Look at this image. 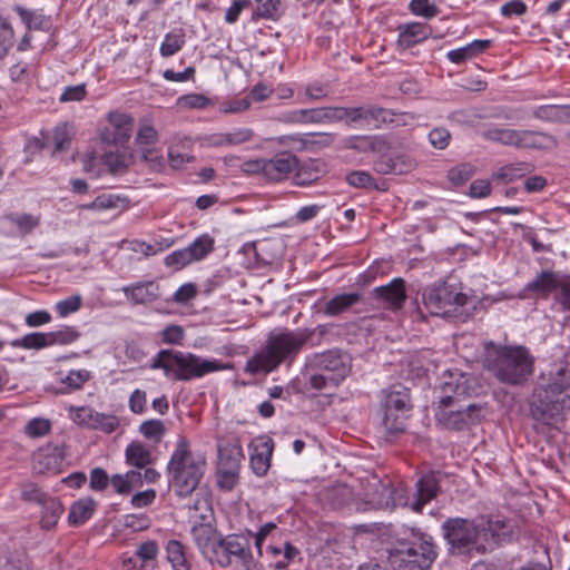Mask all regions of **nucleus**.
<instances>
[{"label": "nucleus", "instance_id": "obj_26", "mask_svg": "<svg viewBox=\"0 0 570 570\" xmlns=\"http://www.w3.org/2000/svg\"><path fill=\"white\" fill-rule=\"evenodd\" d=\"M399 30V43L404 48H411L431 35V28L421 22L402 24Z\"/></svg>", "mask_w": 570, "mask_h": 570}, {"label": "nucleus", "instance_id": "obj_63", "mask_svg": "<svg viewBox=\"0 0 570 570\" xmlns=\"http://www.w3.org/2000/svg\"><path fill=\"white\" fill-rule=\"evenodd\" d=\"M90 379V373L86 370L70 371L68 375L61 380L70 390H79Z\"/></svg>", "mask_w": 570, "mask_h": 570}, {"label": "nucleus", "instance_id": "obj_13", "mask_svg": "<svg viewBox=\"0 0 570 570\" xmlns=\"http://www.w3.org/2000/svg\"><path fill=\"white\" fill-rule=\"evenodd\" d=\"M442 473L440 471H429L423 473L416 481V492L411 502V509L414 512H421L423 507L440 493V482Z\"/></svg>", "mask_w": 570, "mask_h": 570}, {"label": "nucleus", "instance_id": "obj_25", "mask_svg": "<svg viewBox=\"0 0 570 570\" xmlns=\"http://www.w3.org/2000/svg\"><path fill=\"white\" fill-rule=\"evenodd\" d=\"M267 549L276 558L274 562L275 570H299L289 568L296 562H301L302 557L301 552L288 542H284L279 546L271 544Z\"/></svg>", "mask_w": 570, "mask_h": 570}, {"label": "nucleus", "instance_id": "obj_56", "mask_svg": "<svg viewBox=\"0 0 570 570\" xmlns=\"http://www.w3.org/2000/svg\"><path fill=\"white\" fill-rule=\"evenodd\" d=\"M22 499L28 502L46 504L49 497L36 483L28 482L22 485Z\"/></svg>", "mask_w": 570, "mask_h": 570}, {"label": "nucleus", "instance_id": "obj_16", "mask_svg": "<svg viewBox=\"0 0 570 570\" xmlns=\"http://www.w3.org/2000/svg\"><path fill=\"white\" fill-rule=\"evenodd\" d=\"M298 159L291 153H279L272 158H265V178L271 181H281L297 168Z\"/></svg>", "mask_w": 570, "mask_h": 570}, {"label": "nucleus", "instance_id": "obj_4", "mask_svg": "<svg viewBox=\"0 0 570 570\" xmlns=\"http://www.w3.org/2000/svg\"><path fill=\"white\" fill-rule=\"evenodd\" d=\"M151 370H163L169 381L189 382L209 373L232 368L218 360H206L190 352L160 350L154 357Z\"/></svg>", "mask_w": 570, "mask_h": 570}, {"label": "nucleus", "instance_id": "obj_43", "mask_svg": "<svg viewBox=\"0 0 570 570\" xmlns=\"http://www.w3.org/2000/svg\"><path fill=\"white\" fill-rule=\"evenodd\" d=\"M13 347H22L26 350H40L50 346L48 333H29L21 338L11 342Z\"/></svg>", "mask_w": 570, "mask_h": 570}, {"label": "nucleus", "instance_id": "obj_2", "mask_svg": "<svg viewBox=\"0 0 570 570\" xmlns=\"http://www.w3.org/2000/svg\"><path fill=\"white\" fill-rule=\"evenodd\" d=\"M313 334L314 330L305 328L269 336L266 344L247 361L245 371L252 374L269 373L283 362H293Z\"/></svg>", "mask_w": 570, "mask_h": 570}, {"label": "nucleus", "instance_id": "obj_37", "mask_svg": "<svg viewBox=\"0 0 570 570\" xmlns=\"http://www.w3.org/2000/svg\"><path fill=\"white\" fill-rule=\"evenodd\" d=\"M479 534H511L512 529L501 515L478 517Z\"/></svg>", "mask_w": 570, "mask_h": 570}, {"label": "nucleus", "instance_id": "obj_14", "mask_svg": "<svg viewBox=\"0 0 570 570\" xmlns=\"http://www.w3.org/2000/svg\"><path fill=\"white\" fill-rule=\"evenodd\" d=\"M568 274L560 271L543 269L531 282L524 291L540 297H548L551 293L559 291L560 285H567Z\"/></svg>", "mask_w": 570, "mask_h": 570}, {"label": "nucleus", "instance_id": "obj_31", "mask_svg": "<svg viewBox=\"0 0 570 570\" xmlns=\"http://www.w3.org/2000/svg\"><path fill=\"white\" fill-rule=\"evenodd\" d=\"M60 461L55 449H42L35 454L32 468L38 474L58 473Z\"/></svg>", "mask_w": 570, "mask_h": 570}, {"label": "nucleus", "instance_id": "obj_7", "mask_svg": "<svg viewBox=\"0 0 570 570\" xmlns=\"http://www.w3.org/2000/svg\"><path fill=\"white\" fill-rule=\"evenodd\" d=\"M387 552L392 566L397 570H429L438 554L434 544L423 540V537L405 548Z\"/></svg>", "mask_w": 570, "mask_h": 570}, {"label": "nucleus", "instance_id": "obj_64", "mask_svg": "<svg viewBox=\"0 0 570 570\" xmlns=\"http://www.w3.org/2000/svg\"><path fill=\"white\" fill-rule=\"evenodd\" d=\"M429 140L434 148L445 149L451 140V134L448 129L438 127L430 131Z\"/></svg>", "mask_w": 570, "mask_h": 570}, {"label": "nucleus", "instance_id": "obj_18", "mask_svg": "<svg viewBox=\"0 0 570 570\" xmlns=\"http://www.w3.org/2000/svg\"><path fill=\"white\" fill-rule=\"evenodd\" d=\"M411 407L381 410V426L386 440H392L405 431Z\"/></svg>", "mask_w": 570, "mask_h": 570}, {"label": "nucleus", "instance_id": "obj_50", "mask_svg": "<svg viewBox=\"0 0 570 570\" xmlns=\"http://www.w3.org/2000/svg\"><path fill=\"white\" fill-rule=\"evenodd\" d=\"M62 513V507L56 501H50L42 512L40 524L45 531H51L55 529L60 515Z\"/></svg>", "mask_w": 570, "mask_h": 570}, {"label": "nucleus", "instance_id": "obj_5", "mask_svg": "<svg viewBox=\"0 0 570 570\" xmlns=\"http://www.w3.org/2000/svg\"><path fill=\"white\" fill-rule=\"evenodd\" d=\"M206 470V460L194 454L189 442L180 438L167 465L169 483L179 497L190 495L198 487Z\"/></svg>", "mask_w": 570, "mask_h": 570}, {"label": "nucleus", "instance_id": "obj_19", "mask_svg": "<svg viewBox=\"0 0 570 570\" xmlns=\"http://www.w3.org/2000/svg\"><path fill=\"white\" fill-rule=\"evenodd\" d=\"M122 293L134 304H149L160 297L159 285L155 281L138 282L122 287Z\"/></svg>", "mask_w": 570, "mask_h": 570}, {"label": "nucleus", "instance_id": "obj_28", "mask_svg": "<svg viewBox=\"0 0 570 570\" xmlns=\"http://www.w3.org/2000/svg\"><path fill=\"white\" fill-rule=\"evenodd\" d=\"M108 119L114 128L112 141L115 144L127 142L131 137L134 118L128 114L112 111L109 114Z\"/></svg>", "mask_w": 570, "mask_h": 570}, {"label": "nucleus", "instance_id": "obj_55", "mask_svg": "<svg viewBox=\"0 0 570 570\" xmlns=\"http://www.w3.org/2000/svg\"><path fill=\"white\" fill-rule=\"evenodd\" d=\"M158 141V131L147 122H140L139 128L136 136V142L139 146H149L155 145Z\"/></svg>", "mask_w": 570, "mask_h": 570}, {"label": "nucleus", "instance_id": "obj_58", "mask_svg": "<svg viewBox=\"0 0 570 570\" xmlns=\"http://www.w3.org/2000/svg\"><path fill=\"white\" fill-rule=\"evenodd\" d=\"M164 264L167 267H171L176 271H179V269L184 268L185 266L191 264V261H190L188 252L185 247V248L174 250L173 253L167 255L164 259Z\"/></svg>", "mask_w": 570, "mask_h": 570}, {"label": "nucleus", "instance_id": "obj_29", "mask_svg": "<svg viewBox=\"0 0 570 570\" xmlns=\"http://www.w3.org/2000/svg\"><path fill=\"white\" fill-rule=\"evenodd\" d=\"M334 135L328 132H307L303 135H291L282 138V141H288L299 149L309 147H325L333 142Z\"/></svg>", "mask_w": 570, "mask_h": 570}, {"label": "nucleus", "instance_id": "obj_36", "mask_svg": "<svg viewBox=\"0 0 570 570\" xmlns=\"http://www.w3.org/2000/svg\"><path fill=\"white\" fill-rule=\"evenodd\" d=\"M127 463L138 469H144L151 463V453L139 441H132L125 451Z\"/></svg>", "mask_w": 570, "mask_h": 570}, {"label": "nucleus", "instance_id": "obj_3", "mask_svg": "<svg viewBox=\"0 0 570 570\" xmlns=\"http://www.w3.org/2000/svg\"><path fill=\"white\" fill-rule=\"evenodd\" d=\"M484 368L505 385H521L533 373V357L523 346L491 344L483 361Z\"/></svg>", "mask_w": 570, "mask_h": 570}, {"label": "nucleus", "instance_id": "obj_23", "mask_svg": "<svg viewBox=\"0 0 570 570\" xmlns=\"http://www.w3.org/2000/svg\"><path fill=\"white\" fill-rule=\"evenodd\" d=\"M556 146V139L542 131L537 130H518L515 148L524 149H547Z\"/></svg>", "mask_w": 570, "mask_h": 570}, {"label": "nucleus", "instance_id": "obj_41", "mask_svg": "<svg viewBox=\"0 0 570 570\" xmlns=\"http://www.w3.org/2000/svg\"><path fill=\"white\" fill-rule=\"evenodd\" d=\"M517 132L518 129L491 127L482 132V137L492 142L515 147Z\"/></svg>", "mask_w": 570, "mask_h": 570}, {"label": "nucleus", "instance_id": "obj_48", "mask_svg": "<svg viewBox=\"0 0 570 570\" xmlns=\"http://www.w3.org/2000/svg\"><path fill=\"white\" fill-rule=\"evenodd\" d=\"M167 553L168 561L171 563L175 570H189V566L184 553V548L179 541H169L167 546Z\"/></svg>", "mask_w": 570, "mask_h": 570}, {"label": "nucleus", "instance_id": "obj_49", "mask_svg": "<svg viewBox=\"0 0 570 570\" xmlns=\"http://www.w3.org/2000/svg\"><path fill=\"white\" fill-rule=\"evenodd\" d=\"M337 107L307 109V124H325L340 121V115H337Z\"/></svg>", "mask_w": 570, "mask_h": 570}, {"label": "nucleus", "instance_id": "obj_53", "mask_svg": "<svg viewBox=\"0 0 570 570\" xmlns=\"http://www.w3.org/2000/svg\"><path fill=\"white\" fill-rule=\"evenodd\" d=\"M279 0H256L254 14L263 19H275L278 14Z\"/></svg>", "mask_w": 570, "mask_h": 570}, {"label": "nucleus", "instance_id": "obj_17", "mask_svg": "<svg viewBox=\"0 0 570 570\" xmlns=\"http://www.w3.org/2000/svg\"><path fill=\"white\" fill-rule=\"evenodd\" d=\"M416 166V161L405 153L382 156L374 163V170L381 175H403Z\"/></svg>", "mask_w": 570, "mask_h": 570}, {"label": "nucleus", "instance_id": "obj_24", "mask_svg": "<svg viewBox=\"0 0 570 570\" xmlns=\"http://www.w3.org/2000/svg\"><path fill=\"white\" fill-rule=\"evenodd\" d=\"M410 390L402 384H394L381 392V410L411 407Z\"/></svg>", "mask_w": 570, "mask_h": 570}, {"label": "nucleus", "instance_id": "obj_60", "mask_svg": "<svg viewBox=\"0 0 570 570\" xmlns=\"http://www.w3.org/2000/svg\"><path fill=\"white\" fill-rule=\"evenodd\" d=\"M382 142V139L377 137L371 138L367 136H353L347 139L346 146L351 149L365 151L367 148L375 150L377 145Z\"/></svg>", "mask_w": 570, "mask_h": 570}, {"label": "nucleus", "instance_id": "obj_21", "mask_svg": "<svg viewBox=\"0 0 570 570\" xmlns=\"http://www.w3.org/2000/svg\"><path fill=\"white\" fill-rule=\"evenodd\" d=\"M379 507H392V509L396 507H410L411 502L407 489L402 484L392 485L391 488L384 484H381V493L379 497H374L372 500Z\"/></svg>", "mask_w": 570, "mask_h": 570}, {"label": "nucleus", "instance_id": "obj_47", "mask_svg": "<svg viewBox=\"0 0 570 570\" xmlns=\"http://www.w3.org/2000/svg\"><path fill=\"white\" fill-rule=\"evenodd\" d=\"M119 426V419L114 414L94 412L90 428L94 430H100L105 433H112Z\"/></svg>", "mask_w": 570, "mask_h": 570}, {"label": "nucleus", "instance_id": "obj_45", "mask_svg": "<svg viewBox=\"0 0 570 570\" xmlns=\"http://www.w3.org/2000/svg\"><path fill=\"white\" fill-rule=\"evenodd\" d=\"M347 183L356 188H372L375 190L384 191L387 189L385 181H382L380 185L376 184L373 177L367 171H352L346 177Z\"/></svg>", "mask_w": 570, "mask_h": 570}, {"label": "nucleus", "instance_id": "obj_38", "mask_svg": "<svg viewBox=\"0 0 570 570\" xmlns=\"http://www.w3.org/2000/svg\"><path fill=\"white\" fill-rule=\"evenodd\" d=\"M96 501L91 498H83L75 502L69 511L68 521L70 524L79 525L85 523L94 513Z\"/></svg>", "mask_w": 570, "mask_h": 570}, {"label": "nucleus", "instance_id": "obj_32", "mask_svg": "<svg viewBox=\"0 0 570 570\" xmlns=\"http://www.w3.org/2000/svg\"><path fill=\"white\" fill-rule=\"evenodd\" d=\"M490 45L491 40H474L462 48L450 50L446 53V57L451 62L460 65L482 53L490 47Z\"/></svg>", "mask_w": 570, "mask_h": 570}, {"label": "nucleus", "instance_id": "obj_12", "mask_svg": "<svg viewBox=\"0 0 570 570\" xmlns=\"http://www.w3.org/2000/svg\"><path fill=\"white\" fill-rule=\"evenodd\" d=\"M435 416L446 429L461 431L481 420L482 407L476 403L455 405L440 404Z\"/></svg>", "mask_w": 570, "mask_h": 570}, {"label": "nucleus", "instance_id": "obj_61", "mask_svg": "<svg viewBox=\"0 0 570 570\" xmlns=\"http://www.w3.org/2000/svg\"><path fill=\"white\" fill-rule=\"evenodd\" d=\"M150 520L142 514H128L124 517V527L130 532H142L148 530Z\"/></svg>", "mask_w": 570, "mask_h": 570}, {"label": "nucleus", "instance_id": "obj_6", "mask_svg": "<svg viewBox=\"0 0 570 570\" xmlns=\"http://www.w3.org/2000/svg\"><path fill=\"white\" fill-rule=\"evenodd\" d=\"M307 366L314 372L309 383L315 390L337 386L352 368L350 355L336 348L313 354L307 358Z\"/></svg>", "mask_w": 570, "mask_h": 570}, {"label": "nucleus", "instance_id": "obj_34", "mask_svg": "<svg viewBox=\"0 0 570 570\" xmlns=\"http://www.w3.org/2000/svg\"><path fill=\"white\" fill-rule=\"evenodd\" d=\"M361 294L358 293H343L331 298L324 308V313L328 316H337L347 312L351 307L360 303Z\"/></svg>", "mask_w": 570, "mask_h": 570}, {"label": "nucleus", "instance_id": "obj_35", "mask_svg": "<svg viewBox=\"0 0 570 570\" xmlns=\"http://www.w3.org/2000/svg\"><path fill=\"white\" fill-rule=\"evenodd\" d=\"M533 116L543 121L570 122V106H539L533 110Z\"/></svg>", "mask_w": 570, "mask_h": 570}, {"label": "nucleus", "instance_id": "obj_52", "mask_svg": "<svg viewBox=\"0 0 570 570\" xmlns=\"http://www.w3.org/2000/svg\"><path fill=\"white\" fill-rule=\"evenodd\" d=\"M50 421L42 417H33L24 426V433L32 438H41L50 432Z\"/></svg>", "mask_w": 570, "mask_h": 570}, {"label": "nucleus", "instance_id": "obj_44", "mask_svg": "<svg viewBox=\"0 0 570 570\" xmlns=\"http://www.w3.org/2000/svg\"><path fill=\"white\" fill-rule=\"evenodd\" d=\"M6 219L17 226L19 233L24 236L30 234L40 224V217L31 214H7Z\"/></svg>", "mask_w": 570, "mask_h": 570}, {"label": "nucleus", "instance_id": "obj_51", "mask_svg": "<svg viewBox=\"0 0 570 570\" xmlns=\"http://www.w3.org/2000/svg\"><path fill=\"white\" fill-rule=\"evenodd\" d=\"M185 43L183 33H167L161 46L160 53L163 57H170L179 51Z\"/></svg>", "mask_w": 570, "mask_h": 570}, {"label": "nucleus", "instance_id": "obj_1", "mask_svg": "<svg viewBox=\"0 0 570 570\" xmlns=\"http://www.w3.org/2000/svg\"><path fill=\"white\" fill-rule=\"evenodd\" d=\"M570 411V365L543 374L530 402L532 417L547 425L561 422Z\"/></svg>", "mask_w": 570, "mask_h": 570}, {"label": "nucleus", "instance_id": "obj_15", "mask_svg": "<svg viewBox=\"0 0 570 570\" xmlns=\"http://www.w3.org/2000/svg\"><path fill=\"white\" fill-rule=\"evenodd\" d=\"M449 539L450 551L465 560L485 553L490 548L487 537H445Z\"/></svg>", "mask_w": 570, "mask_h": 570}, {"label": "nucleus", "instance_id": "obj_22", "mask_svg": "<svg viewBox=\"0 0 570 570\" xmlns=\"http://www.w3.org/2000/svg\"><path fill=\"white\" fill-rule=\"evenodd\" d=\"M254 132L250 128H234L228 132H216L205 138L213 147L238 146L252 140Z\"/></svg>", "mask_w": 570, "mask_h": 570}, {"label": "nucleus", "instance_id": "obj_27", "mask_svg": "<svg viewBox=\"0 0 570 570\" xmlns=\"http://www.w3.org/2000/svg\"><path fill=\"white\" fill-rule=\"evenodd\" d=\"M272 453L273 441L271 439L264 440L255 445L250 454V468L256 475L263 476L267 473L271 466Z\"/></svg>", "mask_w": 570, "mask_h": 570}, {"label": "nucleus", "instance_id": "obj_54", "mask_svg": "<svg viewBox=\"0 0 570 570\" xmlns=\"http://www.w3.org/2000/svg\"><path fill=\"white\" fill-rule=\"evenodd\" d=\"M50 346L55 344L66 345L75 342L79 337V333L70 326H65L55 332L48 333Z\"/></svg>", "mask_w": 570, "mask_h": 570}, {"label": "nucleus", "instance_id": "obj_11", "mask_svg": "<svg viewBox=\"0 0 570 570\" xmlns=\"http://www.w3.org/2000/svg\"><path fill=\"white\" fill-rule=\"evenodd\" d=\"M481 392L482 386L475 377L461 372H450L448 380L441 385L440 404H462L466 397L478 396Z\"/></svg>", "mask_w": 570, "mask_h": 570}, {"label": "nucleus", "instance_id": "obj_57", "mask_svg": "<svg viewBox=\"0 0 570 570\" xmlns=\"http://www.w3.org/2000/svg\"><path fill=\"white\" fill-rule=\"evenodd\" d=\"M17 11L29 29H43L48 26V20L41 13L29 11L23 8H18Z\"/></svg>", "mask_w": 570, "mask_h": 570}, {"label": "nucleus", "instance_id": "obj_9", "mask_svg": "<svg viewBox=\"0 0 570 570\" xmlns=\"http://www.w3.org/2000/svg\"><path fill=\"white\" fill-rule=\"evenodd\" d=\"M423 303L433 315H449L466 304L468 296L455 285L445 282L424 289Z\"/></svg>", "mask_w": 570, "mask_h": 570}, {"label": "nucleus", "instance_id": "obj_62", "mask_svg": "<svg viewBox=\"0 0 570 570\" xmlns=\"http://www.w3.org/2000/svg\"><path fill=\"white\" fill-rule=\"evenodd\" d=\"M473 175L472 166L469 164H461L455 167H453L449 171V179L451 183L455 186H460L468 181Z\"/></svg>", "mask_w": 570, "mask_h": 570}, {"label": "nucleus", "instance_id": "obj_59", "mask_svg": "<svg viewBox=\"0 0 570 570\" xmlns=\"http://www.w3.org/2000/svg\"><path fill=\"white\" fill-rule=\"evenodd\" d=\"M410 10L415 16H422L426 19L433 18L439 13V8L430 0H412Z\"/></svg>", "mask_w": 570, "mask_h": 570}, {"label": "nucleus", "instance_id": "obj_10", "mask_svg": "<svg viewBox=\"0 0 570 570\" xmlns=\"http://www.w3.org/2000/svg\"><path fill=\"white\" fill-rule=\"evenodd\" d=\"M235 537H205L204 548L205 553L212 561H217L222 566L229 564L230 558L235 557L243 561V563L252 560V554L248 549V542L234 541ZM246 540V537H242Z\"/></svg>", "mask_w": 570, "mask_h": 570}, {"label": "nucleus", "instance_id": "obj_30", "mask_svg": "<svg viewBox=\"0 0 570 570\" xmlns=\"http://www.w3.org/2000/svg\"><path fill=\"white\" fill-rule=\"evenodd\" d=\"M159 548L156 541L148 540L141 543L137 551L136 558L129 557L124 560L127 570H144L145 563L154 560L158 554Z\"/></svg>", "mask_w": 570, "mask_h": 570}, {"label": "nucleus", "instance_id": "obj_46", "mask_svg": "<svg viewBox=\"0 0 570 570\" xmlns=\"http://www.w3.org/2000/svg\"><path fill=\"white\" fill-rule=\"evenodd\" d=\"M139 432L147 440L159 443L166 434V426L160 420H147L139 425Z\"/></svg>", "mask_w": 570, "mask_h": 570}, {"label": "nucleus", "instance_id": "obj_8", "mask_svg": "<svg viewBox=\"0 0 570 570\" xmlns=\"http://www.w3.org/2000/svg\"><path fill=\"white\" fill-rule=\"evenodd\" d=\"M217 484L222 490L230 491L239 480L243 450L237 439L220 441L217 444Z\"/></svg>", "mask_w": 570, "mask_h": 570}, {"label": "nucleus", "instance_id": "obj_42", "mask_svg": "<svg viewBox=\"0 0 570 570\" xmlns=\"http://www.w3.org/2000/svg\"><path fill=\"white\" fill-rule=\"evenodd\" d=\"M533 170V166L525 161L513 163L501 167L494 177L504 181H512Z\"/></svg>", "mask_w": 570, "mask_h": 570}, {"label": "nucleus", "instance_id": "obj_39", "mask_svg": "<svg viewBox=\"0 0 570 570\" xmlns=\"http://www.w3.org/2000/svg\"><path fill=\"white\" fill-rule=\"evenodd\" d=\"M479 527L478 518L473 520L454 518L448 519L442 528L445 534H479Z\"/></svg>", "mask_w": 570, "mask_h": 570}, {"label": "nucleus", "instance_id": "obj_40", "mask_svg": "<svg viewBox=\"0 0 570 570\" xmlns=\"http://www.w3.org/2000/svg\"><path fill=\"white\" fill-rule=\"evenodd\" d=\"M215 240L212 236L204 234L197 237L186 247L191 263L204 259L214 250Z\"/></svg>", "mask_w": 570, "mask_h": 570}, {"label": "nucleus", "instance_id": "obj_33", "mask_svg": "<svg viewBox=\"0 0 570 570\" xmlns=\"http://www.w3.org/2000/svg\"><path fill=\"white\" fill-rule=\"evenodd\" d=\"M0 570H31L28 558L22 550L0 549Z\"/></svg>", "mask_w": 570, "mask_h": 570}, {"label": "nucleus", "instance_id": "obj_20", "mask_svg": "<svg viewBox=\"0 0 570 570\" xmlns=\"http://www.w3.org/2000/svg\"><path fill=\"white\" fill-rule=\"evenodd\" d=\"M373 293L377 299L391 308H400L406 298L402 278H394L387 285L374 288Z\"/></svg>", "mask_w": 570, "mask_h": 570}]
</instances>
